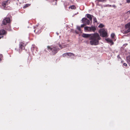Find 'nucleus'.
Here are the masks:
<instances>
[{
  "label": "nucleus",
  "mask_w": 130,
  "mask_h": 130,
  "mask_svg": "<svg viewBox=\"0 0 130 130\" xmlns=\"http://www.w3.org/2000/svg\"><path fill=\"white\" fill-rule=\"evenodd\" d=\"M82 36L84 38L89 37L90 44L91 45H96L99 43V40L100 39L99 34L95 33L92 34H83Z\"/></svg>",
  "instance_id": "obj_1"
},
{
  "label": "nucleus",
  "mask_w": 130,
  "mask_h": 130,
  "mask_svg": "<svg viewBox=\"0 0 130 130\" xmlns=\"http://www.w3.org/2000/svg\"><path fill=\"white\" fill-rule=\"evenodd\" d=\"M47 47L48 50H49L52 52L53 55H55L58 52V48L55 46H48Z\"/></svg>",
  "instance_id": "obj_2"
},
{
  "label": "nucleus",
  "mask_w": 130,
  "mask_h": 130,
  "mask_svg": "<svg viewBox=\"0 0 130 130\" xmlns=\"http://www.w3.org/2000/svg\"><path fill=\"white\" fill-rule=\"evenodd\" d=\"M100 35L103 37H106L108 36L107 34L106 30L104 29H102L100 30L99 31Z\"/></svg>",
  "instance_id": "obj_3"
},
{
  "label": "nucleus",
  "mask_w": 130,
  "mask_h": 130,
  "mask_svg": "<svg viewBox=\"0 0 130 130\" xmlns=\"http://www.w3.org/2000/svg\"><path fill=\"white\" fill-rule=\"evenodd\" d=\"M130 31V22L126 25L125 28L123 31L124 34H126Z\"/></svg>",
  "instance_id": "obj_4"
},
{
  "label": "nucleus",
  "mask_w": 130,
  "mask_h": 130,
  "mask_svg": "<svg viewBox=\"0 0 130 130\" xmlns=\"http://www.w3.org/2000/svg\"><path fill=\"white\" fill-rule=\"evenodd\" d=\"M85 29L89 31L94 32L96 30V28L94 26H91V27L86 26L84 27Z\"/></svg>",
  "instance_id": "obj_5"
},
{
  "label": "nucleus",
  "mask_w": 130,
  "mask_h": 130,
  "mask_svg": "<svg viewBox=\"0 0 130 130\" xmlns=\"http://www.w3.org/2000/svg\"><path fill=\"white\" fill-rule=\"evenodd\" d=\"M82 22L85 25H89L90 23V21L89 20L85 18H83L82 19Z\"/></svg>",
  "instance_id": "obj_6"
},
{
  "label": "nucleus",
  "mask_w": 130,
  "mask_h": 130,
  "mask_svg": "<svg viewBox=\"0 0 130 130\" xmlns=\"http://www.w3.org/2000/svg\"><path fill=\"white\" fill-rule=\"evenodd\" d=\"M10 22V19L9 18H6L4 19L3 21V24L5 25L7 23H8Z\"/></svg>",
  "instance_id": "obj_7"
},
{
  "label": "nucleus",
  "mask_w": 130,
  "mask_h": 130,
  "mask_svg": "<svg viewBox=\"0 0 130 130\" xmlns=\"http://www.w3.org/2000/svg\"><path fill=\"white\" fill-rule=\"evenodd\" d=\"M10 1L9 0L4 1L2 3V5L4 7H5L6 6L8 5L10 3Z\"/></svg>",
  "instance_id": "obj_8"
},
{
  "label": "nucleus",
  "mask_w": 130,
  "mask_h": 130,
  "mask_svg": "<svg viewBox=\"0 0 130 130\" xmlns=\"http://www.w3.org/2000/svg\"><path fill=\"white\" fill-rule=\"evenodd\" d=\"M105 40L109 44H111V45L113 44V42L112 40L110 38H107L105 39Z\"/></svg>",
  "instance_id": "obj_9"
},
{
  "label": "nucleus",
  "mask_w": 130,
  "mask_h": 130,
  "mask_svg": "<svg viewBox=\"0 0 130 130\" xmlns=\"http://www.w3.org/2000/svg\"><path fill=\"white\" fill-rule=\"evenodd\" d=\"M25 46V45L24 43L22 42L20 44V48L22 50V49H23L24 48Z\"/></svg>",
  "instance_id": "obj_10"
},
{
  "label": "nucleus",
  "mask_w": 130,
  "mask_h": 130,
  "mask_svg": "<svg viewBox=\"0 0 130 130\" xmlns=\"http://www.w3.org/2000/svg\"><path fill=\"white\" fill-rule=\"evenodd\" d=\"M6 31L4 29H2L0 30V35H3L6 34Z\"/></svg>",
  "instance_id": "obj_11"
},
{
  "label": "nucleus",
  "mask_w": 130,
  "mask_h": 130,
  "mask_svg": "<svg viewBox=\"0 0 130 130\" xmlns=\"http://www.w3.org/2000/svg\"><path fill=\"white\" fill-rule=\"evenodd\" d=\"M111 37L113 40L114 41L116 40V39H115V35L114 33H112L111 35Z\"/></svg>",
  "instance_id": "obj_12"
},
{
  "label": "nucleus",
  "mask_w": 130,
  "mask_h": 130,
  "mask_svg": "<svg viewBox=\"0 0 130 130\" xmlns=\"http://www.w3.org/2000/svg\"><path fill=\"white\" fill-rule=\"evenodd\" d=\"M126 59L127 63L129 66H130V56L127 57Z\"/></svg>",
  "instance_id": "obj_13"
},
{
  "label": "nucleus",
  "mask_w": 130,
  "mask_h": 130,
  "mask_svg": "<svg viewBox=\"0 0 130 130\" xmlns=\"http://www.w3.org/2000/svg\"><path fill=\"white\" fill-rule=\"evenodd\" d=\"M87 17L89 19L90 21H92V18L90 14H87Z\"/></svg>",
  "instance_id": "obj_14"
},
{
  "label": "nucleus",
  "mask_w": 130,
  "mask_h": 130,
  "mask_svg": "<svg viewBox=\"0 0 130 130\" xmlns=\"http://www.w3.org/2000/svg\"><path fill=\"white\" fill-rule=\"evenodd\" d=\"M59 46L61 49H62V48L66 47L67 46V45H65L62 44V45H59Z\"/></svg>",
  "instance_id": "obj_15"
},
{
  "label": "nucleus",
  "mask_w": 130,
  "mask_h": 130,
  "mask_svg": "<svg viewBox=\"0 0 130 130\" xmlns=\"http://www.w3.org/2000/svg\"><path fill=\"white\" fill-rule=\"evenodd\" d=\"M69 8H71V9H75L76 8L75 6L74 5H72L70 6Z\"/></svg>",
  "instance_id": "obj_16"
},
{
  "label": "nucleus",
  "mask_w": 130,
  "mask_h": 130,
  "mask_svg": "<svg viewBox=\"0 0 130 130\" xmlns=\"http://www.w3.org/2000/svg\"><path fill=\"white\" fill-rule=\"evenodd\" d=\"M68 54H67V55H68L69 56H74V54L73 53H68Z\"/></svg>",
  "instance_id": "obj_17"
},
{
  "label": "nucleus",
  "mask_w": 130,
  "mask_h": 130,
  "mask_svg": "<svg viewBox=\"0 0 130 130\" xmlns=\"http://www.w3.org/2000/svg\"><path fill=\"white\" fill-rule=\"evenodd\" d=\"M96 1L98 2H104L106 1V0H96Z\"/></svg>",
  "instance_id": "obj_18"
},
{
  "label": "nucleus",
  "mask_w": 130,
  "mask_h": 130,
  "mask_svg": "<svg viewBox=\"0 0 130 130\" xmlns=\"http://www.w3.org/2000/svg\"><path fill=\"white\" fill-rule=\"evenodd\" d=\"M6 29L7 30H8L9 31H10L11 30V29H10V25H8V27L7 28H6Z\"/></svg>",
  "instance_id": "obj_19"
},
{
  "label": "nucleus",
  "mask_w": 130,
  "mask_h": 130,
  "mask_svg": "<svg viewBox=\"0 0 130 130\" xmlns=\"http://www.w3.org/2000/svg\"><path fill=\"white\" fill-rule=\"evenodd\" d=\"M104 25L102 24H100V25L98 27H99L100 28H102L103 27H104Z\"/></svg>",
  "instance_id": "obj_20"
},
{
  "label": "nucleus",
  "mask_w": 130,
  "mask_h": 130,
  "mask_svg": "<svg viewBox=\"0 0 130 130\" xmlns=\"http://www.w3.org/2000/svg\"><path fill=\"white\" fill-rule=\"evenodd\" d=\"M93 20L94 22H97V21L95 17H94L93 18Z\"/></svg>",
  "instance_id": "obj_21"
},
{
  "label": "nucleus",
  "mask_w": 130,
  "mask_h": 130,
  "mask_svg": "<svg viewBox=\"0 0 130 130\" xmlns=\"http://www.w3.org/2000/svg\"><path fill=\"white\" fill-rule=\"evenodd\" d=\"M77 29L79 31H80L81 29L80 28V27L79 26H77Z\"/></svg>",
  "instance_id": "obj_22"
},
{
  "label": "nucleus",
  "mask_w": 130,
  "mask_h": 130,
  "mask_svg": "<svg viewBox=\"0 0 130 130\" xmlns=\"http://www.w3.org/2000/svg\"><path fill=\"white\" fill-rule=\"evenodd\" d=\"M67 54H68V53H65V54H63V55H62V56L63 57H64L65 56H66L67 55Z\"/></svg>",
  "instance_id": "obj_23"
},
{
  "label": "nucleus",
  "mask_w": 130,
  "mask_h": 130,
  "mask_svg": "<svg viewBox=\"0 0 130 130\" xmlns=\"http://www.w3.org/2000/svg\"><path fill=\"white\" fill-rule=\"evenodd\" d=\"M29 5V4H26V5H25L24 7V8H26V7H27Z\"/></svg>",
  "instance_id": "obj_24"
},
{
  "label": "nucleus",
  "mask_w": 130,
  "mask_h": 130,
  "mask_svg": "<svg viewBox=\"0 0 130 130\" xmlns=\"http://www.w3.org/2000/svg\"><path fill=\"white\" fill-rule=\"evenodd\" d=\"M86 25L84 24V23L83 24H82L81 25V27H84V26Z\"/></svg>",
  "instance_id": "obj_25"
},
{
  "label": "nucleus",
  "mask_w": 130,
  "mask_h": 130,
  "mask_svg": "<svg viewBox=\"0 0 130 130\" xmlns=\"http://www.w3.org/2000/svg\"><path fill=\"white\" fill-rule=\"evenodd\" d=\"M123 65L124 66H127V64H126L125 63H124L123 64Z\"/></svg>",
  "instance_id": "obj_26"
},
{
  "label": "nucleus",
  "mask_w": 130,
  "mask_h": 130,
  "mask_svg": "<svg viewBox=\"0 0 130 130\" xmlns=\"http://www.w3.org/2000/svg\"><path fill=\"white\" fill-rule=\"evenodd\" d=\"M127 2L128 3H130V0H127Z\"/></svg>",
  "instance_id": "obj_27"
},
{
  "label": "nucleus",
  "mask_w": 130,
  "mask_h": 130,
  "mask_svg": "<svg viewBox=\"0 0 130 130\" xmlns=\"http://www.w3.org/2000/svg\"><path fill=\"white\" fill-rule=\"evenodd\" d=\"M109 5H104V7H108Z\"/></svg>",
  "instance_id": "obj_28"
},
{
  "label": "nucleus",
  "mask_w": 130,
  "mask_h": 130,
  "mask_svg": "<svg viewBox=\"0 0 130 130\" xmlns=\"http://www.w3.org/2000/svg\"><path fill=\"white\" fill-rule=\"evenodd\" d=\"M112 6V7H114V8H115L116 7V6H115V5H114Z\"/></svg>",
  "instance_id": "obj_29"
},
{
  "label": "nucleus",
  "mask_w": 130,
  "mask_h": 130,
  "mask_svg": "<svg viewBox=\"0 0 130 130\" xmlns=\"http://www.w3.org/2000/svg\"><path fill=\"white\" fill-rule=\"evenodd\" d=\"M130 13V11H128L127 12V13L128 14V13Z\"/></svg>",
  "instance_id": "obj_30"
},
{
  "label": "nucleus",
  "mask_w": 130,
  "mask_h": 130,
  "mask_svg": "<svg viewBox=\"0 0 130 130\" xmlns=\"http://www.w3.org/2000/svg\"><path fill=\"white\" fill-rule=\"evenodd\" d=\"M3 37V36H0V39H1L2 37Z\"/></svg>",
  "instance_id": "obj_31"
},
{
  "label": "nucleus",
  "mask_w": 130,
  "mask_h": 130,
  "mask_svg": "<svg viewBox=\"0 0 130 130\" xmlns=\"http://www.w3.org/2000/svg\"><path fill=\"white\" fill-rule=\"evenodd\" d=\"M112 6H111V5H109L108 6V7H111Z\"/></svg>",
  "instance_id": "obj_32"
},
{
  "label": "nucleus",
  "mask_w": 130,
  "mask_h": 130,
  "mask_svg": "<svg viewBox=\"0 0 130 130\" xmlns=\"http://www.w3.org/2000/svg\"><path fill=\"white\" fill-rule=\"evenodd\" d=\"M1 61V59L0 58V61Z\"/></svg>",
  "instance_id": "obj_33"
},
{
  "label": "nucleus",
  "mask_w": 130,
  "mask_h": 130,
  "mask_svg": "<svg viewBox=\"0 0 130 130\" xmlns=\"http://www.w3.org/2000/svg\"><path fill=\"white\" fill-rule=\"evenodd\" d=\"M57 35H58V33H57Z\"/></svg>",
  "instance_id": "obj_34"
},
{
  "label": "nucleus",
  "mask_w": 130,
  "mask_h": 130,
  "mask_svg": "<svg viewBox=\"0 0 130 130\" xmlns=\"http://www.w3.org/2000/svg\"><path fill=\"white\" fill-rule=\"evenodd\" d=\"M35 30H34V32H35Z\"/></svg>",
  "instance_id": "obj_35"
},
{
  "label": "nucleus",
  "mask_w": 130,
  "mask_h": 130,
  "mask_svg": "<svg viewBox=\"0 0 130 130\" xmlns=\"http://www.w3.org/2000/svg\"><path fill=\"white\" fill-rule=\"evenodd\" d=\"M119 56H118V58Z\"/></svg>",
  "instance_id": "obj_36"
}]
</instances>
